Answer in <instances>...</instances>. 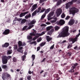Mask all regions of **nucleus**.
<instances>
[{"instance_id":"1","label":"nucleus","mask_w":80,"mask_h":80,"mask_svg":"<svg viewBox=\"0 0 80 80\" xmlns=\"http://www.w3.org/2000/svg\"><path fill=\"white\" fill-rule=\"evenodd\" d=\"M69 27L68 26H65L63 28L62 31L58 36L57 38H65L69 36L70 33L68 32Z\"/></svg>"},{"instance_id":"2","label":"nucleus","mask_w":80,"mask_h":80,"mask_svg":"<svg viewBox=\"0 0 80 80\" xmlns=\"http://www.w3.org/2000/svg\"><path fill=\"white\" fill-rule=\"evenodd\" d=\"M33 31H32V33H30V35H29L27 37L28 39L29 40V41H28V42H30L29 44H37L36 41H32V42H31V41H32V36H36V34L37 33V31L36 30H34V29H33Z\"/></svg>"},{"instance_id":"3","label":"nucleus","mask_w":80,"mask_h":80,"mask_svg":"<svg viewBox=\"0 0 80 80\" xmlns=\"http://www.w3.org/2000/svg\"><path fill=\"white\" fill-rule=\"evenodd\" d=\"M12 56H2V63L4 64H7L8 62V60H9L10 58H11Z\"/></svg>"},{"instance_id":"4","label":"nucleus","mask_w":80,"mask_h":80,"mask_svg":"<svg viewBox=\"0 0 80 80\" xmlns=\"http://www.w3.org/2000/svg\"><path fill=\"white\" fill-rule=\"evenodd\" d=\"M79 33H78V34L76 35L75 38H70L69 39V41H72V44H73V43H74V42H75L76 41H77L78 38L80 35V30H79Z\"/></svg>"},{"instance_id":"5","label":"nucleus","mask_w":80,"mask_h":80,"mask_svg":"<svg viewBox=\"0 0 80 80\" xmlns=\"http://www.w3.org/2000/svg\"><path fill=\"white\" fill-rule=\"evenodd\" d=\"M15 19L13 20V22L15 21H20L22 20L21 22V24H24L27 21V19H22V18H18L17 17H15Z\"/></svg>"},{"instance_id":"6","label":"nucleus","mask_w":80,"mask_h":80,"mask_svg":"<svg viewBox=\"0 0 80 80\" xmlns=\"http://www.w3.org/2000/svg\"><path fill=\"white\" fill-rule=\"evenodd\" d=\"M71 12L73 15H75V13H77L78 12H79V9L74 7L73 8H71Z\"/></svg>"},{"instance_id":"7","label":"nucleus","mask_w":80,"mask_h":80,"mask_svg":"<svg viewBox=\"0 0 80 80\" xmlns=\"http://www.w3.org/2000/svg\"><path fill=\"white\" fill-rule=\"evenodd\" d=\"M36 22V21H31V22H30V23L28 24V26H29V27L28 28V29H30L31 28H33V27L34 26L33 24H35Z\"/></svg>"},{"instance_id":"8","label":"nucleus","mask_w":80,"mask_h":80,"mask_svg":"<svg viewBox=\"0 0 80 80\" xmlns=\"http://www.w3.org/2000/svg\"><path fill=\"white\" fill-rule=\"evenodd\" d=\"M62 9L59 8L58 9V10H57V12H56L57 16V17H58L59 16L60 14H62Z\"/></svg>"},{"instance_id":"9","label":"nucleus","mask_w":80,"mask_h":80,"mask_svg":"<svg viewBox=\"0 0 80 80\" xmlns=\"http://www.w3.org/2000/svg\"><path fill=\"white\" fill-rule=\"evenodd\" d=\"M65 23V21L63 19H61L59 22H57L58 25L62 26Z\"/></svg>"},{"instance_id":"10","label":"nucleus","mask_w":80,"mask_h":80,"mask_svg":"<svg viewBox=\"0 0 80 80\" xmlns=\"http://www.w3.org/2000/svg\"><path fill=\"white\" fill-rule=\"evenodd\" d=\"M72 4L73 2L72 1L71 2H69L68 3H67V4H66V5L65 8L66 9H68V8H69L70 7L71 5H72Z\"/></svg>"},{"instance_id":"11","label":"nucleus","mask_w":80,"mask_h":80,"mask_svg":"<svg viewBox=\"0 0 80 80\" xmlns=\"http://www.w3.org/2000/svg\"><path fill=\"white\" fill-rule=\"evenodd\" d=\"M10 29H5L3 32V34H4L5 35H7V34H8L10 33Z\"/></svg>"},{"instance_id":"12","label":"nucleus","mask_w":80,"mask_h":80,"mask_svg":"<svg viewBox=\"0 0 80 80\" xmlns=\"http://www.w3.org/2000/svg\"><path fill=\"white\" fill-rule=\"evenodd\" d=\"M29 12L27 11V12H22L19 15L20 18H22L23 16H24L26 14H28Z\"/></svg>"},{"instance_id":"13","label":"nucleus","mask_w":80,"mask_h":80,"mask_svg":"<svg viewBox=\"0 0 80 80\" xmlns=\"http://www.w3.org/2000/svg\"><path fill=\"white\" fill-rule=\"evenodd\" d=\"M75 22V21L74 19H71V20L69 22V25H73Z\"/></svg>"},{"instance_id":"14","label":"nucleus","mask_w":80,"mask_h":80,"mask_svg":"<svg viewBox=\"0 0 80 80\" xmlns=\"http://www.w3.org/2000/svg\"><path fill=\"white\" fill-rule=\"evenodd\" d=\"M37 4H34L32 7V9L31 10V11L32 12L33 11H34L35 9H36L37 8Z\"/></svg>"},{"instance_id":"15","label":"nucleus","mask_w":80,"mask_h":80,"mask_svg":"<svg viewBox=\"0 0 80 80\" xmlns=\"http://www.w3.org/2000/svg\"><path fill=\"white\" fill-rule=\"evenodd\" d=\"M46 38L48 42H50L52 39V38H51L49 36H46Z\"/></svg>"},{"instance_id":"16","label":"nucleus","mask_w":80,"mask_h":80,"mask_svg":"<svg viewBox=\"0 0 80 80\" xmlns=\"http://www.w3.org/2000/svg\"><path fill=\"white\" fill-rule=\"evenodd\" d=\"M78 64L77 62L72 64V66L73 70H74V69L76 68L77 66H78Z\"/></svg>"},{"instance_id":"17","label":"nucleus","mask_w":80,"mask_h":80,"mask_svg":"<svg viewBox=\"0 0 80 80\" xmlns=\"http://www.w3.org/2000/svg\"><path fill=\"white\" fill-rule=\"evenodd\" d=\"M9 44L8 42H5L4 44H2V48H7L8 46H9Z\"/></svg>"},{"instance_id":"18","label":"nucleus","mask_w":80,"mask_h":80,"mask_svg":"<svg viewBox=\"0 0 80 80\" xmlns=\"http://www.w3.org/2000/svg\"><path fill=\"white\" fill-rule=\"evenodd\" d=\"M67 0H63V2H65V1H66ZM62 0H59L57 2V5H60V4L62 2Z\"/></svg>"},{"instance_id":"19","label":"nucleus","mask_w":80,"mask_h":80,"mask_svg":"<svg viewBox=\"0 0 80 80\" xmlns=\"http://www.w3.org/2000/svg\"><path fill=\"white\" fill-rule=\"evenodd\" d=\"M48 0H40L39 1V3H42V6H43L44 4V2L45 1H46ZM38 1H39V0H38Z\"/></svg>"},{"instance_id":"20","label":"nucleus","mask_w":80,"mask_h":80,"mask_svg":"<svg viewBox=\"0 0 80 80\" xmlns=\"http://www.w3.org/2000/svg\"><path fill=\"white\" fill-rule=\"evenodd\" d=\"M2 68L3 69H5L6 71L8 70V66L7 65H2Z\"/></svg>"},{"instance_id":"21","label":"nucleus","mask_w":80,"mask_h":80,"mask_svg":"<svg viewBox=\"0 0 80 80\" xmlns=\"http://www.w3.org/2000/svg\"><path fill=\"white\" fill-rule=\"evenodd\" d=\"M23 48V47H20L18 49L17 51L18 52H23V51L22 49Z\"/></svg>"},{"instance_id":"22","label":"nucleus","mask_w":80,"mask_h":80,"mask_svg":"<svg viewBox=\"0 0 80 80\" xmlns=\"http://www.w3.org/2000/svg\"><path fill=\"white\" fill-rule=\"evenodd\" d=\"M31 15L30 13L29 12V14H27L25 17L26 19H28L29 18H30L31 17Z\"/></svg>"},{"instance_id":"23","label":"nucleus","mask_w":80,"mask_h":80,"mask_svg":"<svg viewBox=\"0 0 80 80\" xmlns=\"http://www.w3.org/2000/svg\"><path fill=\"white\" fill-rule=\"evenodd\" d=\"M39 37V34H38L37 36H35L34 37V38H32V41H35V40H36Z\"/></svg>"},{"instance_id":"24","label":"nucleus","mask_w":80,"mask_h":80,"mask_svg":"<svg viewBox=\"0 0 80 80\" xmlns=\"http://www.w3.org/2000/svg\"><path fill=\"white\" fill-rule=\"evenodd\" d=\"M2 78L3 80H5L6 78V72H5L4 74H3L2 76Z\"/></svg>"},{"instance_id":"25","label":"nucleus","mask_w":80,"mask_h":80,"mask_svg":"<svg viewBox=\"0 0 80 80\" xmlns=\"http://www.w3.org/2000/svg\"><path fill=\"white\" fill-rule=\"evenodd\" d=\"M7 54H11L12 53V49H9V50H8L7 52Z\"/></svg>"},{"instance_id":"26","label":"nucleus","mask_w":80,"mask_h":80,"mask_svg":"<svg viewBox=\"0 0 80 80\" xmlns=\"http://www.w3.org/2000/svg\"><path fill=\"white\" fill-rule=\"evenodd\" d=\"M11 76L10 74H8V72H6V77L7 78H10Z\"/></svg>"},{"instance_id":"27","label":"nucleus","mask_w":80,"mask_h":80,"mask_svg":"<svg viewBox=\"0 0 80 80\" xmlns=\"http://www.w3.org/2000/svg\"><path fill=\"white\" fill-rule=\"evenodd\" d=\"M46 16L45 12V13L42 16L41 18V20H43V19L45 18Z\"/></svg>"},{"instance_id":"28","label":"nucleus","mask_w":80,"mask_h":80,"mask_svg":"<svg viewBox=\"0 0 80 80\" xmlns=\"http://www.w3.org/2000/svg\"><path fill=\"white\" fill-rule=\"evenodd\" d=\"M52 26H48V27H47L46 28V30L47 31H49L52 28Z\"/></svg>"},{"instance_id":"29","label":"nucleus","mask_w":80,"mask_h":80,"mask_svg":"<svg viewBox=\"0 0 80 80\" xmlns=\"http://www.w3.org/2000/svg\"><path fill=\"white\" fill-rule=\"evenodd\" d=\"M50 11V8H49V9H47L45 11V16L46 14H47V13H48V12H49Z\"/></svg>"},{"instance_id":"30","label":"nucleus","mask_w":80,"mask_h":80,"mask_svg":"<svg viewBox=\"0 0 80 80\" xmlns=\"http://www.w3.org/2000/svg\"><path fill=\"white\" fill-rule=\"evenodd\" d=\"M18 46L19 47H20V46H21L22 45V41H19L18 42Z\"/></svg>"},{"instance_id":"31","label":"nucleus","mask_w":80,"mask_h":80,"mask_svg":"<svg viewBox=\"0 0 80 80\" xmlns=\"http://www.w3.org/2000/svg\"><path fill=\"white\" fill-rule=\"evenodd\" d=\"M26 56L25 55H23V56H22V60L23 61L25 60V59L26 58Z\"/></svg>"},{"instance_id":"32","label":"nucleus","mask_w":80,"mask_h":80,"mask_svg":"<svg viewBox=\"0 0 80 80\" xmlns=\"http://www.w3.org/2000/svg\"><path fill=\"white\" fill-rule=\"evenodd\" d=\"M54 30L53 29H52L50 30V31H48V33L49 34H52L53 32H54Z\"/></svg>"},{"instance_id":"33","label":"nucleus","mask_w":80,"mask_h":80,"mask_svg":"<svg viewBox=\"0 0 80 80\" xmlns=\"http://www.w3.org/2000/svg\"><path fill=\"white\" fill-rule=\"evenodd\" d=\"M66 14H65V12H63L61 16L62 18H64Z\"/></svg>"},{"instance_id":"34","label":"nucleus","mask_w":80,"mask_h":80,"mask_svg":"<svg viewBox=\"0 0 80 80\" xmlns=\"http://www.w3.org/2000/svg\"><path fill=\"white\" fill-rule=\"evenodd\" d=\"M53 19H54V20H52V22L53 23L55 22H56L57 21V18H53Z\"/></svg>"},{"instance_id":"35","label":"nucleus","mask_w":80,"mask_h":80,"mask_svg":"<svg viewBox=\"0 0 80 80\" xmlns=\"http://www.w3.org/2000/svg\"><path fill=\"white\" fill-rule=\"evenodd\" d=\"M32 61H34V59H35L36 56L35 54H32Z\"/></svg>"},{"instance_id":"36","label":"nucleus","mask_w":80,"mask_h":80,"mask_svg":"<svg viewBox=\"0 0 80 80\" xmlns=\"http://www.w3.org/2000/svg\"><path fill=\"white\" fill-rule=\"evenodd\" d=\"M50 14H51V13L50 12V14H49L48 15V20H51V19Z\"/></svg>"},{"instance_id":"37","label":"nucleus","mask_w":80,"mask_h":80,"mask_svg":"<svg viewBox=\"0 0 80 80\" xmlns=\"http://www.w3.org/2000/svg\"><path fill=\"white\" fill-rule=\"evenodd\" d=\"M68 72L72 73V72H74V71L73 70V68H72V69H70V70H69Z\"/></svg>"},{"instance_id":"38","label":"nucleus","mask_w":80,"mask_h":80,"mask_svg":"<svg viewBox=\"0 0 80 80\" xmlns=\"http://www.w3.org/2000/svg\"><path fill=\"white\" fill-rule=\"evenodd\" d=\"M42 40V38L41 37H40V38H38V39H37V42H39L41 41Z\"/></svg>"},{"instance_id":"39","label":"nucleus","mask_w":80,"mask_h":80,"mask_svg":"<svg viewBox=\"0 0 80 80\" xmlns=\"http://www.w3.org/2000/svg\"><path fill=\"white\" fill-rule=\"evenodd\" d=\"M31 76L30 75H28L27 76V79L28 80H31Z\"/></svg>"},{"instance_id":"40","label":"nucleus","mask_w":80,"mask_h":80,"mask_svg":"<svg viewBox=\"0 0 80 80\" xmlns=\"http://www.w3.org/2000/svg\"><path fill=\"white\" fill-rule=\"evenodd\" d=\"M72 53L71 52H67V56H71Z\"/></svg>"},{"instance_id":"41","label":"nucleus","mask_w":80,"mask_h":80,"mask_svg":"<svg viewBox=\"0 0 80 80\" xmlns=\"http://www.w3.org/2000/svg\"><path fill=\"white\" fill-rule=\"evenodd\" d=\"M72 46V44H69V45L67 47L68 49H69V48H71Z\"/></svg>"},{"instance_id":"42","label":"nucleus","mask_w":80,"mask_h":80,"mask_svg":"<svg viewBox=\"0 0 80 80\" xmlns=\"http://www.w3.org/2000/svg\"><path fill=\"white\" fill-rule=\"evenodd\" d=\"M46 10V9H44L43 8H42V9L41 10L40 12H43Z\"/></svg>"},{"instance_id":"43","label":"nucleus","mask_w":80,"mask_h":80,"mask_svg":"<svg viewBox=\"0 0 80 80\" xmlns=\"http://www.w3.org/2000/svg\"><path fill=\"white\" fill-rule=\"evenodd\" d=\"M45 34V32H42L41 34H39V37L41 36H42L43 34Z\"/></svg>"},{"instance_id":"44","label":"nucleus","mask_w":80,"mask_h":80,"mask_svg":"<svg viewBox=\"0 0 80 80\" xmlns=\"http://www.w3.org/2000/svg\"><path fill=\"white\" fill-rule=\"evenodd\" d=\"M55 29L56 30H58L60 29V27H59L58 26H55Z\"/></svg>"},{"instance_id":"45","label":"nucleus","mask_w":80,"mask_h":80,"mask_svg":"<svg viewBox=\"0 0 80 80\" xmlns=\"http://www.w3.org/2000/svg\"><path fill=\"white\" fill-rule=\"evenodd\" d=\"M46 44V42H42L41 44V46H44L45 44Z\"/></svg>"},{"instance_id":"46","label":"nucleus","mask_w":80,"mask_h":80,"mask_svg":"<svg viewBox=\"0 0 80 80\" xmlns=\"http://www.w3.org/2000/svg\"><path fill=\"white\" fill-rule=\"evenodd\" d=\"M55 44H54L52 46H51L50 48V49H53L54 48Z\"/></svg>"},{"instance_id":"47","label":"nucleus","mask_w":80,"mask_h":80,"mask_svg":"<svg viewBox=\"0 0 80 80\" xmlns=\"http://www.w3.org/2000/svg\"><path fill=\"white\" fill-rule=\"evenodd\" d=\"M12 59L13 62H16L17 61L16 58H15V57L13 58Z\"/></svg>"},{"instance_id":"48","label":"nucleus","mask_w":80,"mask_h":80,"mask_svg":"<svg viewBox=\"0 0 80 80\" xmlns=\"http://www.w3.org/2000/svg\"><path fill=\"white\" fill-rule=\"evenodd\" d=\"M70 18H71L70 16H67L66 18L65 19H66V20H68V19H69Z\"/></svg>"},{"instance_id":"49","label":"nucleus","mask_w":80,"mask_h":80,"mask_svg":"<svg viewBox=\"0 0 80 80\" xmlns=\"http://www.w3.org/2000/svg\"><path fill=\"white\" fill-rule=\"evenodd\" d=\"M54 12H50V16L51 17L53 16V14H54Z\"/></svg>"},{"instance_id":"50","label":"nucleus","mask_w":80,"mask_h":80,"mask_svg":"<svg viewBox=\"0 0 80 80\" xmlns=\"http://www.w3.org/2000/svg\"><path fill=\"white\" fill-rule=\"evenodd\" d=\"M37 12L36 11H34L33 12H32V16H34L35 14H36Z\"/></svg>"},{"instance_id":"51","label":"nucleus","mask_w":80,"mask_h":80,"mask_svg":"<svg viewBox=\"0 0 80 80\" xmlns=\"http://www.w3.org/2000/svg\"><path fill=\"white\" fill-rule=\"evenodd\" d=\"M14 48L15 49H17L18 48V46L17 45H14Z\"/></svg>"},{"instance_id":"52","label":"nucleus","mask_w":80,"mask_h":80,"mask_svg":"<svg viewBox=\"0 0 80 80\" xmlns=\"http://www.w3.org/2000/svg\"><path fill=\"white\" fill-rule=\"evenodd\" d=\"M41 7H40L38 8V12H40V11L41 10Z\"/></svg>"},{"instance_id":"53","label":"nucleus","mask_w":80,"mask_h":80,"mask_svg":"<svg viewBox=\"0 0 80 80\" xmlns=\"http://www.w3.org/2000/svg\"><path fill=\"white\" fill-rule=\"evenodd\" d=\"M28 27V26H24V27H23L22 29V30H25V29H26Z\"/></svg>"},{"instance_id":"54","label":"nucleus","mask_w":80,"mask_h":80,"mask_svg":"<svg viewBox=\"0 0 80 80\" xmlns=\"http://www.w3.org/2000/svg\"><path fill=\"white\" fill-rule=\"evenodd\" d=\"M55 75H56V78H59V74H55Z\"/></svg>"},{"instance_id":"55","label":"nucleus","mask_w":80,"mask_h":80,"mask_svg":"<svg viewBox=\"0 0 80 80\" xmlns=\"http://www.w3.org/2000/svg\"><path fill=\"white\" fill-rule=\"evenodd\" d=\"M67 41H66V40H64V41H62V42H61V44H63L65 42H66Z\"/></svg>"},{"instance_id":"56","label":"nucleus","mask_w":80,"mask_h":80,"mask_svg":"<svg viewBox=\"0 0 80 80\" xmlns=\"http://www.w3.org/2000/svg\"><path fill=\"white\" fill-rule=\"evenodd\" d=\"M40 46L38 47L37 48V51H39V50H40Z\"/></svg>"},{"instance_id":"57","label":"nucleus","mask_w":80,"mask_h":80,"mask_svg":"<svg viewBox=\"0 0 80 80\" xmlns=\"http://www.w3.org/2000/svg\"><path fill=\"white\" fill-rule=\"evenodd\" d=\"M45 59H46V58H43V59L41 61V62H44V61H45Z\"/></svg>"},{"instance_id":"58","label":"nucleus","mask_w":80,"mask_h":80,"mask_svg":"<svg viewBox=\"0 0 80 80\" xmlns=\"http://www.w3.org/2000/svg\"><path fill=\"white\" fill-rule=\"evenodd\" d=\"M26 44L25 43V42H23V44L22 43V46H26Z\"/></svg>"},{"instance_id":"59","label":"nucleus","mask_w":80,"mask_h":80,"mask_svg":"<svg viewBox=\"0 0 80 80\" xmlns=\"http://www.w3.org/2000/svg\"><path fill=\"white\" fill-rule=\"evenodd\" d=\"M46 24L48 25L50 24L51 22H46Z\"/></svg>"},{"instance_id":"60","label":"nucleus","mask_w":80,"mask_h":80,"mask_svg":"<svg viewBox=\"0 0 80 80\" xmlns=\"http://www.w3.org/2000/svg\"><path fill=\"white\" fill-rule=\"evenodd\" d=\"M78 48V46H75V47H74V49H77V48Z\"/></svg>"},{"instance_id":"61","label":"nucleus","mask_w":80,"mask_h":80,"mask_svg":"<svg viewBox=\"0 0 80 80\" xmlns=\"http://www.w3.org/2000/svg\"><path fill=\"white\" fill-rule=\"evenodd\" d=\"M44 71H43V70H42V71H41V72H40V74H42V72H44Z\"/></svg>"},{"instance_id":"62","label":"nucleus","mask_w":80,"mask_h":80,"mask_svg":"<svg viewBox=\"0 0 80 80\" xmlns=\"http://www.w3.org/2000/svg\"><path fill=\"white\" fill-rule=\"evenodd\" d=\"M78 72H75L74 75H78Z\"/></svg>"},{"instance_id":"63","label":"nucleus","mask_w":80,"mask_h":80,"mask_svg":"<svg viewBox=\"0 0 80 80\" xmlns=\"http://www.w3.org/2000/svg\"><path fill=\"white\" fill-rule=\"evenodd\" d=\"M29 74H32V72L31 71H29L28 72Z\"/></svg>"},{"instance_id":"64","label":"nucleus","mask_w":80,"mask_h":80,"mask_svg":"<svg viewBox=\"0 0 80 80\" xmlns=\"http://www.w3.org/2000/svg\"><path fill=\"white\" fill-rule=\"evenodd\" d=\"M1 2H5V1L4 0H1Z\"/></svg>"}]
</instances>
